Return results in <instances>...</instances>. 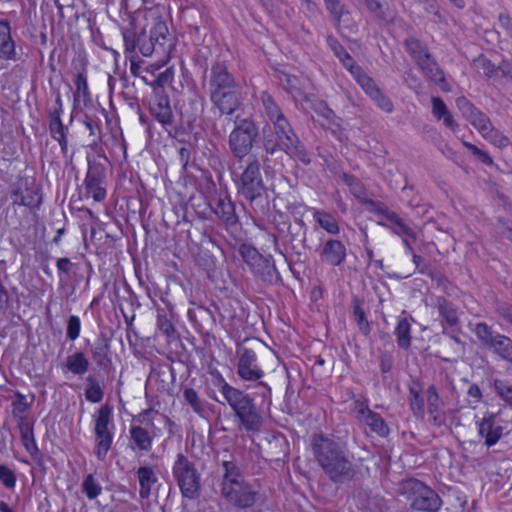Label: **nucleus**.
I'll list each match as a JSON object with an SVG mask.
<instances>
[{
  "label": "nucleus",
  "mask_w": 512,
  "mask_h": 512,
  "mask_svg": "<svg viewBox=\"0 0 512 512\" xmlns=\"http://www.w3.org/2000/svg\"><path fill=\"white\" fill-rule=\"evenodd\" d=\"M494 390L504 402L512 407V384L496 379L494 381Z\"/></svg>",
  "instance_id": "nucleus-53"
},
{
  "label": "nucleus",
  "mask_w": 512,
  "mask_h": 512,
  "mask_svg": "<svg viewBox=\"0 0 512 512\" xmlns=\"http://www.w3.org/2000/svg\"><path fill=\"white\" fill-rule=\"evenodd\" d=\"M172 474L184 498L195 500L200 496L201 475L195 464L184 454L177 455Z\"/></svg>",
  "instance_id": "nucleus-6"
},
{
  "label": "nucleus",
  "mask_w": 512,
  "mask_h": 512,
  "mask_svg": "<svg viewBox=\"0 0 512 512\" xmlns=\"http://www.w3.org/2000/svg\"><path fill=\"white\" fill-rule=\"evenodd\" d=\"M89 366V359L81 351L75 352L66 358L65 367L74 375L85 374L88 371Z\"/></svg>",
  "instance_id": "nucleus-40"
},
{
  "label": "nucleus",
  "mask_w": 512,
  "mask_h": 512,
  "mask_svg": "<svg viewBox=\"0 0 512 512\" xmlns=\"http://www.w3.org/2000/svg\"><path fill=\"white\" fill-rule=\"evenodd\" d=\"M224 470L221 487H227L234 482L245 481L241 469L234 460H226L222 462Z\"/></svg>",
  "instance_id": "nucleus-41"
},
{
  "label": "nucleus",
  "mask_w": 512,
  "mask_h": 512,
  "mask_svg": "<svg viewBox=\"0 0 512 512\" xmlns=\"http://www.w3.org/2000/svg\"><path fill=\"white\" fill-rule=\"evenodd\" d=\"M104 391L101 388L99 381L95 375H88L86 378L85 397L92 403H99L102 401Z\"/></svg>",
  "instance_id": "nucleus-44"
},
{
  "label": "nucleus",
  "mask_w": 512,
  "mask_h": 512,
  "mask_svg": "<svg viewBox=\"0 0 512 512\" xmlns=\"http://www.w3.org/2000/svg\"><path fill=\"white\" fill-rule=\"evenodd\" d=\"M311 450L316 463L333 483L350 482L357 476L358 469L353 463V455L334 438L323 433L314 434Z\"/></svg>",
  "instance_id": "nucleus-1"
},
{
  "label": "nucleus",
  "mask_w": 512,
  "mask_h": 512,
  "mask_svg": "<svg viewBox=\"0 0 512 512\" xmlns=\"http://www.w3.org/2000/svg\"><path fill=\"white\" fill-rule=\"evenodd\" d=\"M327 45L333 51L335 56L343 64V66L350 72L355 70L359 65L356 64L352 56L346 51L343 45L333 35H328L326 38Z\"/></svg>",
  "instance_id": "nucleus-31"
},
{
  "label": "nucleus",
  "mask_w": 512,
  "mask_h": 512,
  "mask_svg": "<svg viewBox=\"0 0 512 512\" xmlns=\"http://www.w3.org/2000/svg\"><path fill=\"white\" fill-rule=\"evenodd\" d=\"M106 178V169L103 164L88 160V170L84 180L86 194L92 196L96 202L106 198V189L103 186Z\"/></svg>",
  "instance_id": "nucleus-13"
},
{
  "label": "nucleus",
  "mask_w": 512,
  "mask_h": 512,
  "mask_svg": "<svg viewBox=\"0 0 512 512\" xmlns=\"http://www.w3.org/2000/svg\"><path fill=\"white\" fill-rule=\"evenodd\" d=\"M125 52L129 54H133L136 52V49H139L140 41L143 38H146V32L142 30L140 33H137L134 29H125L122 32Z\"/></svg>",
  "instance_id": "nucleus-46"
},
{
  "label": "nucleus",
  "mask_w": 512,
  "mask_h": 512,
  "mask_svg": "<svg viewBox=\"0 0 512 512\" xmlns=\"http://www.w3.org/2000/svg\"><path fill=\"white\" fill-rule=\"evenodd\" d=\"M436 307L439 315L443 318L442 323L445 322L450 327L459 324L457 308L452 302L448 301L444 297H438L436 300Z\"/></svg>",
  "instance_id": "nucleus-37"
},
{
  "label": "nucleus",
  "mask_w": 512,
  "mask_h": 512,
  "mask_svg": "<svg viewBox=\"0 0 512 512\" xmlns=\"http://www.w3.org/2000/svg\"><path fill=\"white\" fill-rule=\"evenodd\" d=\"M210 207L227 227L238 224L239 219L235 211V203L228 194L213 198L210 202Z\"/></svg>",
  "instance_id": "nucleus-21"
},
{
  "label": "nucleus",
  "mask_w": 512,
  "mask_h": 512,
  "mask_svg": "<svg viewBox=\"0 0 512 512\" xmlns=\"http://www.w3.org/2000/svg\"><path fill=\"white\" fill-rule=\"evenodd\" d=\"M264 115L267 123L277 121L286 117L282 108L278 105L274 97L267 91H263L260 95Z\"/></svg>",
  "instance_id": "nucleus-30"
},
{
  "label": "nucleus",
  "mask_w": 512,
  "mask_h": 512,
  "mask_svg": "<svg viewBox=\"0 0 512 512\" xmlns=\"http://www.w3.org/2000/svg\"><path fill=\"white\" fill-rule=\"evenodd\" d=\"M225 500L239 509L251 508L258 499V491L246 481L234 482L227 487H221Z\"/></svg>",
  "instance_id": "nucleus-12"
},
{
  "label": "nucleus",
  "mask_w": 512,
  "mask_h": 512,
  "mask_svg": "<svg viewBox=\"0 0 512 512\" xmlns=\"http://www.w3.org/2000/svg\"><path fill=\"white\" fill-rule=\"evenodd\" d=\"M0 58L4 60H17L15 42L11 36L10 23L5 20H0Z\"/></svg>",
  "instance_id": "nucleus-28"
},
{
  "label": "nucleus",
  "mask_w": 512,
  "mask_h": 512,
  "mask_svg": "<svg viewBox=\"0 0 512 512\" xmlns=\"http://www.w3.org/2000/svg\"><path fill=\"white\" fill-rule=\"evenodd\" d=\"M169 31L167 24L164 21H157L154 26L150 30L149 36L151 37V41L157 43L159 39L169 40L168 39Z\"/></svg>",
  "instance_id": "nucleus-62"
},
{
  "label": "nucleus",
  "mask_w": 512,
  "mask_h": 512,
  "mask_svg": "<svg viewBox=\"0 0 512 512\" xmlns=\"http://www.w3.org/2000/svg\"><path fill=\"white\" fill-rule=\"evenodd\" d=\"M239 254L243 261L250 267L252 273L264 282L272 283L279 278L274 260L271 256H264L248 244L239 247Z\"/></svg>",
  "instance_id": "nucleus-11"
},
{
  "label": "nucleus",
  "mask_w": 512,
  "mask_h": 512,
  "mask_svg": "<svg viewBox=\"0 0 512 512\" xmlns=\"http://www.w3.org/2000/svg\"><path fill=\"white\" fill-rule=\"evenodd\" d=\"M388 222L395 226V228L391 227L392 231L395 234H399V235L403 234L408 238L416 240V234H415L414 230L411 227H409L403 221V219L400 218L395 212H393V214L390 215ZM378 225L390 228V226L388 224H386L385 222H382V221H379Z\"/></svg>",
  "instance_id": "nucleus-45"
},
{
  "label": "nucleus",
  "mask_w": 512,
  "mask_h": 512,
  "mask_svg": "<svg viewBox=\"0 0 512 512\" xmlns=\"http://www.w3.org/2000/svg\"><path fill=\"white\" fill-rule=\"evenodd\" d=\"M11 198L13 205L26 206L29 208H38L42 203V197L39 189L30 186L27 179H19L11 187Z\"/></svg>",
  "instance_id": "nucleus-18"
},
{
  "label": "nucleus",
  "mask_w": 512,
  "mask_h": 512,
  "mask_svg": "<svg viewBox=\"0 0 512 512\" xmlns=\"http://www.w3.org/2000/svg\"><path fill=\"white\" fill-rule=\"evenodd\" d=\"M81 320L76 315H71L67 320L66 337L75 341L80 336Z\"/></svg>",
  "instance_id": "nucleus-57"
},
{
  "label": "nucleus",
  "mask_w": 512,
  "mask_h": 512,
  "mask_svg": "<svg viewBox=\"0 0 512 512\" xmlns=\"http://www.w3.org/2000/svg\"><path fill=\"white\" fill-rule=\"evenodd\" d=\"M320 258L324 263L340 266L346 259V247L340 240L329 239L322 245Z\"/></svg>",
  "instance_id": "nucleus-24"
},
{
  "label": "nucleus",
  "mask_w": 512,
  "mask_h": 512,
  "mask_svg": "<svg viewBox=\"0 0 512 512\" xmlns=\"http://www.w3.org/2000/svg\"><path fill=\"white\" fill-rule=\"evenodd\" d=\"M220 392L232 409L235 421L240 430L247 433H258L263 425L261 408L247 392L235 388L221 379Z\"/></svg>",
  "instance_id": "nucleus-3"
},
{
  "label": "nucleus",
  "mask_w": 512,
  "mask_h": 512,
  "mask_svg": "<svg viewBox=\"0 0 512 512\" xmlns=\"http://www.w3.org/2000/svg\"><path fill=\"white\" fill-rule=\"evenodd\" d=\"M236 354L239 357L237 374L242 380L257 381L263 377L264 372L257 364V356L253 349L239 345Z\"/></svg>",
  "instance_id": "nucleus-15"
},
{
  "label": "nucleus",
  "mask_w": 512,
  "mask_h": 512,
  "mask_svg": "<svg viewBox=\"0 0 512 512\" xmlns=\"http://www.w3.org/2000/svg\"><path fill=\"white\" fill-rule=\"evenodd\" d=\"M61 115L58 112H48L49 132L51 137L60 145L63 156L66 157L68 153L69 128L63 124Z\"/></svg>",
  "instance_id": "nucleus-25"
},
{
  "label": "nucleus",
  "mask_w": 512,
  "mask_h": 512,
  "mask_svg": "<svg viewBox=\"0 0 512 512\" xmlns=\"http://www.w3.org/2000/svg\"><path fill=\"white\" fill-rule=\"evenodd\" d=\"M185 401L191 406L193 411L199 415L204 412V406L198 393L193 388H185L183 391Z\"/></svg>",
  "instance_id": "nucleus-52"
},
{
  "label": "nucleus",
  "mask_w": 512,
  "mask_h": 512,
  "mask_svg": "<svg viewBox=\"0 0 512 512\" xmlns=\"http://www.w3.org/2000/svg\"><path fill=\"white\" fill-rule=\"evenodd\" d=\"M130 440L134 444L132 449L149 452L152 449L154 435L140 425H132L129 430Z\"/></svg>",
  "instance_id": "nucleus-29"
},
{
  "label": "nucleus",
  "mask_w": 512,
  "mask_h": 512,
  "mask_svg": "<svg viewBox=\"0 0 512 512\" xmlns=\"http://www.w3.org/2000/svg\"><path fill=\"white\" fill-rule=\"evenodd\" d=\"M372 101L383 111L391 113L393 111V103L391 99L385 95L380 89L371 97Z\"/></svg>",
  "instance_id": "nucleus-63"
},
{
  "label": "nucleus",
  "mask_w": 512,
  "mask_h": 512,
  "mask_svg": "<svg viewBox=\"0 0 512 512\" xmlns=\"http://www.w3.org/2000/svg\"><path fill=\"white\" fill-rule=\"evenodd\" d=\"M482 136L497 147H506L509 144L508 137L504 136L494 126L484 132Z\"/></svg>",
  "instance_id": "nucleus-55"
},
{
  "label": "nucleus",
  "mask_w": 512,
  "mask_h": 512,
  "mask_svg": "<svg viewBox=\"0 0 512 512\" xmlns=\"http://www.w3.org/2000/svg\"><path fill=\"white\" fill-rule=\"evenodd\" d=\"M351 73L355 76L357 83L362 87V89L369 97H371L380 89L374 80L369 77L360 66L355 68V70H352Z\"/></svg>",
  "instance_id": "nucleus-48"
},
{
  "label": "nucleus",
  "mask_w": 512,
  "mask_h": 512,
  "mask_svg": "<svg viewBox=\"0 0 512 512\" xmlns=\"http://www.w3.org/2000/svg\"><path fill=\"white\" fill-rule=\"evenodd\" d=\"M339 178L349 187L351 193L363 204L368 198L362 182L352 174L341 173Z\"/></svg>",
  "instance_id": "nucleus-42"
},
{
  "label": "nucleus",
  "mask_w": 512,
  "mask_h": 512,
  "mask_svg": "<svg viewBox=\"0 0 512 512\" xmlns=\"http://www.w3.org/2000/svg\"><path fill=\"white\" fill-rule=\"evenodd\" d=\"M156 326L157 329L166 336L168 340H175L178 337V332L175 328L177 321V314L175 313L171 304L165 306H158L156 309Z\"/></svg>",
  "instance_id": "nucleus-22"
},
{
  "label": "nucleus",
  "mask_w": 512,
  "mask_h": 512,
  "mask_svg": "<svg viewBox=\"0 0 512 512\" xmlns=\"http://www.w3.org/2000/svg\"><path fill=\"white\" fill-rule=\"evenodd\" d=\"M505 421L499 413L486 412L479 422L478 433L487 447L494 446L503 436Z\"/></svg>",
  "instance_id": "nucleus-16"
},
{
  "label": "nucleus",
  "mask_w": 512,
  "mask_h": 512,
  "mask_svg": "<svg viewBox=\"0 0 512 512\" xmlns=\"http://www.w3.org/2000/svg\"><path fill=\"white\" fill-rule=\"evenodd\" d=\"M241 98V86L219 92V94H210V101L219 110L220 115L234 114L241 105Z\"/></svg>",
  "instance_id": "nucleus-20"
},
{
  "label": "nucleus",
  "mask_w": 512,
  "mask_h": 512,
  "mask_svg": "<svg viewBox=\"0 0 512 512\" xmlns=\"http://www.w3.org/2000/svg\"><path fill=\"white\" fill-rule=\"evenodd\" d=\"M474 333L481 345L503 361L512 364V339L503 335L485 322L475 325Z\"/></svg>",
  "instance_id": "nucleus-8"
},
{
  "label": "nucleus",
  "mask_w": 512,
  "mask_h": 512,
  "mask_svg": "<svg viewBox=\"0 0 512 512\" xmlns=\"http://www.w3.org/2000/svg\"><path fill=\"white\" fill-rule=\"evenodd\" d=\"M262 147L267 155L282 151L304 165L311 163V157L296 134L287 117L266 123L262 129Z\"/></svg>",
  "instance_id": "nucleus-2"
},
{
  "label": "nucleus",
  "mask_w": 512,
  "mask_h": 512,
  "mask_svg": "<svg viewBox=\"0 0 512 512\" xmlns=\"http://www.w3.org/2000/svg\"><path fill=\"white\" fill-rule=\"evenodd\" d=\"M87 345L90 347L91 356L98 367L105 368L111 363L110 340L105 333L101 332L93 344L87 340Z\"/></svg>",
  "instance_id": "nucleus-26"
},
{
  "label": "nucleus",
  "mask_w": 512,
  "mask_h": 512,
  "mask_svg": "<svg viewBox=\"0 0 512 512\" xmlns=\"http://www.w3.org/2000/svg\"><path fill=\"white\" fill-rule=\"evenodd\" d=\"M140 490L139 495L142 499H148L151 494L152 486L157 482V477L151 467L142 466L137 470Z\"/></svg>",
  "instance_id": "nucleus-34"
},
{
  "label": "nucleus",
  "mask_w": 512,
  "mask_h": 512,
  "mask_svg": "<svg viewBox=\"0 0 512 512\" xmlns=\"http://www.w3.org/2000/svg\"><path fill=\"white\" fill-rule=\"evenodd\" d=\"M415 64L428 79L439 84L443 90H449L444 86L447 84L444 73L431 53L428 59L423 57L421 60L415 62Z\"/></svg>",
  "instance_id": "nucleus-27"
},
{
  "label": "nucleus",
  "mask_w": 512,
  "mask_h": 512,
  "mask_svg": "<svg viewBox=\"0 0 512 512\" xmlns=\"http://www.w3.org/2000/svg\"><path fill=\"white\" fill-rule=\"evenodd\" d=\"M426 394L429 413L437 412L442 407L443 402L438 395L436 387L434 385L429 386Z\"/></svg>",
  "instance_id": "nucleus-58"
},
{
  "label": "nucleus",
  "mask_w": 512,
  "mask_h": 512,
  "mask_svg": "<svg viewBox=\"0 0 512 512\" xmlns=\"http://www.w3.org/2000/svg\"><path fill=\"white\" fill-rule=\"evenodd\" d=\"M411 321H413L412 317H399L394 332L398 346L404 350L408 349L411 345Z\"/></svg>",
  "instance_id": "nucleus-38"
},
{
  "label": "nucleus",
  "mask_w": 512,
  "mask_h": 512,
  "mask_svg": "<svg viewBox=\"0 0 512 512\" xmlns=\"http://www.w3.org/2000/svg\"><path fill=\"white\" fill-rule=\"evenodd\" d=\"M469 122L479 131L481 135L493 126L490 118L482 111L476 113V115L471 120H469Z\"/></svg>",
  "instance_id": "nucleus-59"
},
{
  "label": "nucleus",
  "mask_w": 512,
  "mask_h": 512,
  "mask_svg": "<svg viewBox=\"0 0 512 512\" xmlns=\"http://www.w3.org/2000/svg\"><path fill=\"white\" fill-rule=\"evenodd\" d=\"M359 412L361 414L366 413L365 423L371 431L377 433L381 437L388 436L390 430L379 413L370 410L368 407L361 408Z\"/></svg>",
  "instance_id": "nucleus-33"
},
{
  "label": "nucleus",
  "mask_w": 512,
  "mask_h": 512,
  "mask_svg": "<svg viewBox=\"0 0 512 512\" xmlns=\"http://www.w3.org/2000/svg\"><path fill=\"white\" fill-rule=\"evenodd\" d=\"M231 174L238 194L250 203L263 197L266 186L261 174V163L257 155H250L241 172L231 167Z\"/></svg>",
  "instance_id": "nucleus-4"
},
{
  "label": "nucleus",
  "mask_w": 512,
  "mask_h": 512,
  "mask_svg": "<svg viewBox=\"0 0 512 512\" xmlns=\"http://www.w3.org/2000/svg\"><path fill=\"white\" fill-rule=\"evenodd\" d=\"M32 402H27L26 396L20 392L15 393V399L12 401V416L15 420L27 418V412L31 407Z\"/></svg>",
  "instance_id": "nucleus-49"
},
{
  "label": "nucleus",
  "mask_w": 512,
  "mask_h": 512,
  "mask_svg": "<svg viewBox=\"0 0 512 512\" xmlns=\"http://www.w3.org/2000/svg\"><path fill=\"white\" fill-rule=\"evenodd\" d=\"M314 219L317 223L330 234L339 233V225L336 219L329 213L321 210H314Z\"/></svg>",
  "instance_id": "nucleus-47"
},
{
  "label": "nucleus",
  "mask_w": 512,
  "mask_h": 512,
  "mask_svg": "<svg viewBox=\"0 0 512 512\" xmlns=\"http://www.w3.org/2000/svg\"><path fill=\"white\" fill-rule=\"evenodd\" d=\"M240 86L233 74L228 71L224 61H215L210 69L209 92L210 94H219Z\"/></svg>",
  "instance_id": "nucleus-17"
},
{
  "label": "nucleus",
  "mask_w": 512,
  "mask_h": 512,
  "mask_svg": "<svg viewBox=\"0 0 512 512\" xmlns=\"http://www.w3.org/2000/svg\"><path fill=\"white\" fill-rule=\"evenodd\" d=\"M456 105L458 109L461 111L463 117L466 118L468 121L471 120L476 115V113L480 111L466 97L457 98Z\"/></svg>",
  "instance_id": "nucleus-56"
},
{
  "label": "nucleus",
  "mask_w": 512,
  "mask_h": 512,
  "mask_svg": "<svg viewBox=\"0 0 512 512\" xmlns=\"http://www.w3.org/2000/svg\"><path fill=\"white\" fill-rule=\"evenodd\" d=\"M259 136V126L256 120L249 116L236 117L234 128L228 136V147L232 156L238 161L249 157Z\"/></svg>",
  "instance_id": "nucleus-5"
},
{
  "label": "nucleus",
  "mask_w": 512,
  "mask_h": 512,
  "mask_svg": "<svg viewBox=\"0 0 512 512\" xmlns=\"http://www.w3.org/2000/svg\"><path fill=\"white\" fill-rule=\"evenodd\" d=\"M281 83L284 87V89L291 94L293 97L300 96L302 94V90L300 87V81L298 77L284 74L281 77Z\"/></svg>",
  "instance_id": "nucleus-54"
},
{
  "label": "nucleus",
  "mask_w": 512,
  "mask_h": 512,
  "mask_svg": "<svg viewBox=\"0 0 512 512\" xmlns=\"http://www.w3.org/2000/svg\"><path fill=\"white\" fill-rule=\"evenodd\" d=\"M275 229L280 235H285V241L290 245L291 249L295 252V254L299 257L301 255L300 251L296 250L294 245V241H296L300 236H302L301 243L302 247L306 248V225L304 221L300 218H296L294 223L292 224L288 220L284 219V215L282 213L279 214V219L274 218Z\"/></svg>",
  "instance_id": "nucleus-14"
},
{
  "label": "nucleus",
  "mask_w": 512,
  "mask_h": 512,
  "mask_svg": "<svg viewBox=\"0 0 512 512\" xmlns=\"http://www.w3.org/2000/svg\"><path fill=\"white\" fill-rule=\"evenodd\" d=\"M112 408L105 404L97 411L95 417V450L94 453L98 460L104 461L107 457L113 443Z\"/></svg>",
  "instance_id": "nucleus-10"
},
{
  "label": "nucleus",
  "mask_w": 512,
  "mask_h": 512,
  "mask_svg": "<svg viewBox=\"0 0 512 512\" xmlns=\"http://www.w3.org/2000/svg\"><path fill=\"white\" fill-rule=\"evenodd\" d=\"M422 387L419 382L413 381L409 385V404L415 416L423 415L424 399L421 397Z\"/></svg>",
  "instance_id": "nucleus-43"
},
{
  "label": "nucleus",
  "mask_w": 512,
  "mask_h": 512,
  "mask_svg": "<svg viewBox=\"0 0 512 512\" xmlns=\"http://www.w3.org/2000/svg\"><path fill=\"white\" fill-rule=\"evenodd\" d=\"M358 505L365 512H384L385 509L384 499L368 491L359 492Z\"/></svg>",
  "instance_id": "nucleus-35"
},
{
  "label": "nucleus",
  "mask_w": 512,
  "mask_h": 512,
  "mask_svg": "<svg viewBox=\"0 0 512 512\" xmlns=\"http://www.w3.org/2000/svg\"><path fill=\"white\" fill-rule=\"evenodd\" d=\"M364 3L370 14H372L377 20L386 23L394 22L395 13L386 3L381 0H364Z\"/></svg>",
  "instance_id": "nucleus-32"
},
{
  "label": "nucleus",
  "mask_w": 512,
  "mask_h": 512,
  "mask_svg": "<svg viewBox=\"0 0 512 512\" xmlns=\"http://www.w3.org/2000/svg\"><path fill=\"white\" fill-rule=\"evenodd\" d=\"M403 45L405 51L408 53L414 63L421 60L423 57L428 59L430 54L429 48L420 39L414 36L407 37L404 40Z\"/></svg>",
  "instance_id": "nucleus-36"
},
{
  "label": "nucleus",
  "mask_w": 512,
  "mask_h": 512,
  "mask_svg": "<svg viewBox=\"0 0 512 512\" xmlns=\"http://www.w3.org/2000/svg\"><path fill=\"white\" fill-rule=\"evenodd\" d=\"M0 482L8 489H12L16 485L15 473L6 465L0 464Z\"/></svg>",
  "instance_id": "nucleus-64"
},
{
  "label": "nucleus",
  "mask_w": 512,
  "mask_h": 512,
  "mask_svg": "<svg viewBox=\"0 0 512 512\" xmlns=\"http://www.w3.org/2000/svg\"><path fill=\"white\" fill-rule=\"evenodd\" d=\"M326 10L338 32L342 28L352 29L354 27L351 12L341 0H324Z\"/></svg>",
  "instance_id": "nucleus-23"
},
{
  "label": "nucleus",
  "mask_w": 512,
  "mask_h": 512,
  "mask_svg": "<svg viewBox=\"0 0 512 512\" xmlns=\"http://www.w3.org/2000/svg\"><path fill=\"white\" fill-rule=\"evenodd\" d=\"M364 300L359 298L358 296H354L352 298V307H353V317L355 322L358 325L359 331L367 336L371 332L370 323L366 317L365 310L363 308Z\"/></svg>",
  "instance_id": "nucleus-39"
},
{
  "label": "nucleus",
  "mask_w": 512,
  "mask_h": 512,
  "mask_svg": "<svg viewBox=\"0 0 512 512\" xmlns=\"http://www.w3.org/2000/svg\"><path fill=\"white\" fill-rule=\"evenodd\" d=\"M82 491L90 500H92L102 493V486L92 474H88L82 482Z\"/></svg>",
  "instance_id": "nucleus-51"
},
{
  "label": "nucleus",
  "mask_w": 512,
  "mask_h": 512,
  "mask_svg": "<svg viewBox=\"0 0 512 512\" xmlns=\"http://www.w3.org/2000/svg\"><path fill=\"white\" fill-rule=\"evenodd\" d=\"M149 111L152 117L168 132L169 136L177 138L184 133V129L175 123L170 98L164 89H153Z\"/></svg>",
  "instance_id": "nucleus-9"
},
{
  "label": "nucleus",
  "mask_w": 512,
  "mask_h": 512,
  "mask_svg": "<svg viewBox=\"0 0 512 512\" xmlns=\"http://www.w3.org/2000/svg\"><path fill=\"white\" fill-rule=\"evenodd\" d=\"M474 62L480 69H482L487 78H492L499 72L498 66H495L488 58L482 55L475 59Z\"/></svg>",
  "instance_id": "nucleus-61"
},
{
  "label": "nucleus",
  "mask_w": 512,
  "mask_h": 512,
  "mask_svg": "<svg viewBox=\"0 0 512 512\" xmlns=\"http://www.w3.org/2000/svg\"><path fill=\"white\" fill-rule=\"evenodd\" d=\"M76 91L74 93V106L80 101V98H83V101L86 103L90 101V93L87 83V77L84 72H80L76 76L75 80Z\"/></svg>",
  "instance_id": "nucleus-50"
},
{
  "label": "nucleus",
  "mask_w": 512,
  "mask_h": 512,
  "mask_svg": "<svg viewBox=\"0 0 512 512\" xmlns=\"http://www.w3.org/2000/svg\"><path fill=\"white\" fill-rule=\"evenodd\" d=\"M56 267L58 270L59 287H70L72 294L84 279L81 266L78 263L72 262L68 257H62L57 260Z\"/></svg>",
  "instance_id": "nucleus-19"
},
{
  "label": "nucleus",
  "mask_w": 512,
  "mask_h": 512,
  "mask_svg": "<svg viewBox=\"0 0 512 512\" xmlns=\"http://www.w3.org/2000/svg\"><path fill=\"white\" fill-rule=\"evenodd\" d=\"M403 493L410 500L412 509L420 512H438L442 505L439 495L417 479H408L402 484Z\"/></svg>",
  "instance_id": "nucleus-7"
},
{
  "label": "nucleus",
  "mask_w": 512,
  "mask_h": 512,
  "mask_svg": "<svg viewBox=\"0 0 512 512\" xmlns=\"http://www.w3.org/2000/svg\"><path fill=\"white\" fill-rule=\"evenodd\" d=\"M363 204L369 206V210L371 212H374L375 214L382 216L387 221L389 220L390 215H392L394 212V211H391L383 203H381L379 201H375L373 199L368 198L367 200H365V202Z\"/></svg>",
  "instance_id": "nucleus-60"
}]
</instances>
